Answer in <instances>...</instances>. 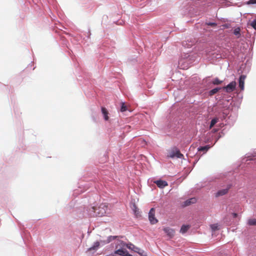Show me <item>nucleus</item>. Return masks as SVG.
Wrapping results in <instances>:
<instances>
[{
  "mask_svg": "<svg viewBox=\"0 0 256 256\" xmlns=\"http://www.w3.org/2000/svg\"><path fill=\"white\" fill-rule=\"evenodd\" d=\"M102 112L104 116V120H108L109 118V117L108 116V112L107 110L105 108L102 107Z\"/></svg>",
  "mask_w": 256,
  "mask_h": 256,
  "instance_id": "11",
  "label": "nucleus"
},
{
  "mask_svg": "<svg viewBox=\"0 0 256 256\" xmlns=\"http://www.w3.org/2000/svg\"><path fill=\"white\" fill-rule=\"evenodd\" d=\"M148 219L151 224H154L158 222V220L155 218V209L152 208L148 213Z\"/></svg>",
  "mask_w": 256,
  "mask_h": 256,
  "instance_id": "2",
  "label": "nucleus"
},
{
  "mask_svg": "<svg viewBox=\"0 0 256 256\" xmlns=\"http://www.w3.org/2000/svg\"><path fill=\"white\" fill-rule=\"evenodd\" d=\"M134 206L136 208V206L135 204L134 205Z\"/></svg>",
  "mask_w": 256,
  "mask_h": 256,
  "instance_id": "29",
  "label": "nucleus"
},
{
  "mask_svg": "<svg viewBox=\"0 0 256 256\" xmlns=\"http://www.w3.org/2000/svg\"><path fill=\"white\" fill-rule=\"evenodd\" d=\"M247 4H256V0H250L246 2Z\"/></svg>",
  "mask_w": 256,
  "mask_h": 256,
  "instance_id": "23",
  "label": "nucleus"
},
{
  "mask_svg": "<svg viewBox=\"0 0 256 256\" xmlns=\"http://www.w3.org/2000/svg\"><path fill=\"white\" fill-rule=\"evenodd\" d=\"M190 226L188 225H183L180 230V232L182 234L186 232L190 228Z\"/></svg>",
  "mask_w": 256,
  "mask_h": 256,
  "instance_id": "13",
  "label": "nucleus"
},
{
  "mask_svg": "<svg viewBox=\"0 0 256 256\" xmlns=\"http://www.w3.org/2000/svg\"><path fill=\"white\" fill-rule=\"evenodd\" d=\"M232 216H233L234 218H236V217H237V216H238V214H237L236 213H233V214H232Z\"/></svg>",
  "mask_w": 256,
  "mask_h": 256,
  "instance_id": "27",
  "label": "nucleus"
},
{
  "mask_svg": "<svg viewBox=\"0 0 256 256\" xmlns=\"http://www.w3.org/2000/svg\"><path fill=\"white\" fill-rule=\"evenodd\" d=\"M210 146H201L198 148V151H204V152H206L208 151V150L209 149Z\"/></svg>",
  "mask_w": 256,
  "mask_h": 256,
  "instance_id": "18",
  "label": "nucleus"
},
{
  "mask_svg": "<svg viewBox=\"0 0 256 256\" xmlns=\"http://www.w3.org/2000/svg\"><path fill=\"white\" fill-rule=\"evenodd\" d=\"M100 246V242H96L94 243V245L88 249L87 252H91L94 250L96 252Z\"/></svg>",
  "mask_w": 256,
  "mask_h": 256,
  "instance_id": "10",
  "label": "nucleus"
},
{
  "mask_svg": "<svg viewBox=\"0 0 256 256\" xmlns=\"http://www.w3.org/2000/svg\"><path fill=\"white\" fill-rule=\"evenodd\" d=\"M210 228L212 231H215L218 230V225L217 224H213L210 225Z\"/></svg>",
  "mask_w": 256,
  "mask_h": 256,
  "instance_id": "21",
  "label": "nucleus"
},
{
  "mask_svg": "<svg viewBox=\"0 0 256 256\" xmlns=\"http://www.w3.org/2000/svg\"><path fill=\"white\" fill-rule=\"evenodd\" d=\"M120 246H122V247L126 246L128 249H130L132 250H133L135 248V246L134 244H126L124 243L123 242H120Z\"/></svg>",
  "mask_w": 256,
  "mask_h": 256,
  "instance_id": "12",
  "label": "nucleus"
},
{
  "mask_svg": "<svg viewBox=\"0 0 256 256\" xmlns=\"http://www.w3.org/2000/svg\"><path fill=\"white\" fill-rule=\"evenodd\" d=\"M206 24L211 26H216V24L215 22H207Z\"/></svg>",
  "mask_w": 256,
  "mask_h": 256,
  "instance_id": "25",
  "label": "nucleus"
},
{
  "mask_svg": "<svg viewBox=\"0 0 256 256\" xmlns=\"http://www.w3.org/2000/svg\"><path fill=\"white\" fill-rule=\"evenodd\" d=\"M160 188H164L168 185V182L165 180H158L154 182Z\"/></svg>",
  "mask_w": 256,
  "mask_h": 256,
  "instance_id": "8",
  "label": "nucleus"
},
{
  "mask_svg": "<svg viewBox=\"0 0 256 256\" xmlns=\"http://www.w3.org/2000/svg\"><path fill=\"white\" fill-rule=\"evenodd\" d=\"M251 26L256 30V19L254 20L250 24Z\"/></svg>",
  "mask_w": 256,
  "mask_h": 256,
  "instance_id": "24",
  "label": "nucleus"
},
{
  "mask_svg": "<svg viewBox=\"0 0 256 256\" xmlns=\"http://www.w3.org/2000/svg\"><path fill=\"white\" fill-rule=\"evenodd\" d=\"M114 254L120 256H131V255L128 254V252L126 250L123 248L117 250L114 252Z\"/></svg>",
  "mask_w": 256,
  "mask_h": 256,
  "instance_id": "6",
  "label": "nucleus"
},
{
  "mask_svg": "<svg viewBox=\"0 0 256 256\" xmlns=\"http://www.w3.org/2000/svg\"><path fill=\"white\" fill-rule=\"evenodd\" d=\"M164 231L167 234V236L170 238H172L175 234V231L173 229L168 227L164 228Z\"/></svg>",
  "mask_w": 256,
  "mask_h": 256,
  "instance_id": "5",
  "label": "nucleus"
},
{
  "mask_svg": "<svg viewBox=\"0 0 256 256\" xmlns=\"http://www.w3.org/2000/svg\"><path fill=\"white\" fill-rule=\"evenodd\" d=\"M246 78V76L244 75H241L239 78V87L241 90H244V80Z\"/></svg>",
  "mask_w": 256,
  "mask_h": 256,
  "instance_id": "9",
  "label": "nucleus"
},
{
  "mask_svg": "<svg viewBox=\"0 0 256 256\" xmlns=\"http://www.w3.org/2000/svg\"><path fill=\"white\" fill-rule=\"evenodd\" d=\"M236 85V83L235 81H232L228 84L226 86L223 88L224 90L228 93L232 92L235 88Z\"/></svg>",
  "mask_w": 256,
  "mask_h": 256,
  "instance_id": "4",
  "label": "nucleus"
},
{
  "mask_svg": "<svg viewBox=\"0 0 256 256\" xmlns=\"http://www.w3.org/2000/svg\"><path fill=\"white\" fill-rule=\"evenodd\" d=\"M218 118H213L210 122V128H212L214 126V124L218 122Z\"/></svg>",
  "mask_w": 256,
  "mask_h": 256,
  "instance_id": "16",
  "label": "nucleus"
},
{
  "mask_svg": "<svg viewBox=\"0 0 256 256\" xmlns=\"http://www.w3.org/2000/svg\"><path fill=\"white\" fill-rule=\"evenodd\" d=\"M248 224L250 226H256V219H255V218L250 219L248 220Z\"/></svg>",
  "mask_w": 256,
  "mask_h": 256,
  "instance_id": "17",
  "label": "nucleus"
},
{
  "mask_svg": "<svg viewBox=\"0 0 256 256\" xmlns=\"http://www.w3.org/2000/svg\"><path fill=\"white\" fill-rule=\"evenodd\" d=\"M127 110L126 106L124 102L122 103V106L120 108V111L122 112H124Z\"/></svg>",
  "mask_w": 256,
  "mask_h": 256,
  "instance_id": "22",
  "label": "nucleus"
},
{
  "mask_svg": "<svg viewBox=\"0 0 256 256\" xmlns=\"http://www.w3.org/2000/svg\"><path fill=\"white\" fill-rule=\"evenodd\" d=\"M196 202V199L195 198H192L189 199L185 202V206H189L191 204L195 203Z\"/></svg>",
  "mask_w": 256,
  "mask_h": 256,
  "instance_id": "14",
  "label": "nucleus"
},
{
  "mask_svg": "<svg viewBox=\"0 0 256 256\" xmlns=\"http://www.w3.org/2000/svg\"><path fill=\"white\" fill-rule=\"evenodd\" d=\"M220 90V88H214L210 91V95L212 96L214 94H216L218 92V90Z\"/></svg>",
  "mask_w": 256,
  "mask_h": 256,
  "instance_id": "19",
  "label": "nucleus"
},
{
  "mask_svg": "<svg viewBox=\"0 0 256 256\" xmlns=\"http://www.w3.org/2000/svg\"><path fill=\"white\" fill-rule=\"evenodd\" d=\"M132 250L138 252L140 251V249L135 246V248Z\"/></svg>",
  "mask_w": 256,
  "mask_h": 256,
  "instance_id": "26",
  "label": "nucleus"
},
{
  "mask_svg": "<svg viewBox=\"0 0 256 256\" xmlns=\"http://www.w3.org/2000/svg\"><path fill=\"white\" fill-rule=\"evenodd\" d=\"M108 206L102 204L98 207L91 206L86 209L84 212L86 216L90 217L102 216L106 214Z\"/></svg>",
  "mask_w": 256,
  "mask_h": 256,
  "instance_id": "1",
  "label": "nucleus"
},
{
  "mask_svg": "<svg viewBox=\"0 0 256 256\" xmlns=\"http://www.w3.org/2000/svg\"><path fill=\"white\" fill-rule=\"evenodd\" d=\"M240 28H236L234 30V34L238 38H240Z\"/></svg>",
  "mask_w": 256,
  "mask_h": 256,
  "instance_id": "15",
  "label": "nucleus"
},
{
  "mask_svg": "<svg viewBox=\"0 0 256 256\" xmlns=\"http://www.w3.org/2000/svg\"><path fill=\"white\" fill-rule=\"evenodd\" d=\"M168 156L172 158H174V157L177 158H182L184 157V155L182 154L180 151L177 148L172 150L169 153Z\"/></svg>",
  "mask_w": 256,
  "mask_h": 256,
  "instance_id": "3",
  "label": "nucleus"
},
{
  "mask_svg": "<svg viewBox=\"0 0 256 256\" xmlns=\"http://www.w3.org/2000/svg\"><path fill=\"white\" fill-rule=\"evenodd\" d=\"M144 252V251H142V252H140V251H139V252H138V253L140 256H144V255H143V252Z\"/></svg>",
  "mask_w": 256,
  "mask_h": 256,
  "instance_id": "28",
  "label": "nucleus"
},
{
  "mask_svg": "<svg viewBox=\"0 0 256 256\" xmlns=\"http://www.w3.org/2000/svg\"><path fill=\"white\" fill-rule=\"evenodd\" d=\"M230 188V187L228 186L226 188L219 190L216 194V195H215L216 196V197H218V196H222L224 195H225L228 192Z\"/></svg>",
  "mask_w": 256,
  "mask_h": 256,
  "instance_id": "7",
  "label": "nucleus"
},
{
  "mask_svg": "<svg viewBox=\"0 0 256 256\" xmlns=\"http://www.w3.org/2000/svg\"><path fill=\"white\" fill-rule=\"evenodd\" d=\"M222 82V80H220L218 78H216L214 80L212 81V84H220Z\"/></svg>",
  "mask_w": 256,
  "mask_h": 256,
  "instance_id": "20",
  "label": "nucleus"
}]
</instances>
